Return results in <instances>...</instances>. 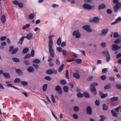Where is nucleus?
I'll list each match as a JSON object with an SVG mask.
<instances>
[{
	"instance_id": "f257e3e1",
	"label": "nucleus",
	"mask_w": 121,
	"mask_h": 121,
	"mask_svg": "<svg viewBox=\"0 0 121 121\" xmlns=\"http://www.w3.org/2000/svg\"><path fill=\"white\" fill-rule=\"evenodd\" d=\"M98 85V84L96 82H93L91 85V87L90 89L92 92L95 95L97 94V92L96 90L95 86H97Z\"/></svg>"
},
{
	"instance_id": "f03ea898",
	"label": "nucleus",
	"mask_w": 121,
	"mask_h": 121,
	"mask_svg": "<svg viewBox=\"0 0 121 121\" xmlns=\"http://www.w3.org/2000/svg\"><path fill=\"white\" fill-rule=\"evenodd\" d=\"M102 54L104 55H106V61L108 62L111 60V57L108 51H104L103 52Z\"/></svg>"
},
{
	"instance_id": "7ed1b4c3",
	"label": "nucleus",
	"mask_w": 121,
	"mask_h": 121,
	"mask_svg": "<svg viewBox=\"0 0 121 121\" xmlns=\"http://www.w3.org/2000/svg\"><path fill=\"white\" fill-rule=\"evenodd\" d=\"M48 45L49 48V52L52 58H53L55 56V52L52 48L53 45Z\"/></svg>"
},
{
	"instance_id": "20e7f679",
	"label": "nucleus",
	"mask_w": 121,
	"mask_h": 121,
	"mask_svg": "<svg viewBox=\"0 0 121 121\" xmlns=\"http://www.w3.org/2000/svg\"><path fill=\"white\" fill-rule=\"evenodd\" d=\"M83 6L84 9L88 10L91 9L94 7V5H91L87 3H84L83 5Z\"/></svg>"
},
{
	"instance_id": "39448f33",
	"label": "nucleus",
	"mask_w": 121,
	"mask_h": 121,
	"mask_svg": "<svg viewBox=\"0 0 121 121\" xmlns=\"http://www.w3.org/2000/svg\"><path fill=\"white\" fill-rule=\"evenodd\" d=\"M46 73L50 75L52 74H56L57 73V72L54 69H49L46 71Z\"/></svg>"
},
{
	"instance_id": "423d86ee",
	"label": "nucleus",
	"mask_w": 121,
	"mask_h": 121,
	"mask_svg": "<svg viewBox=\"0 0 121 121\" xmlns=\"http://www.w3.org/2000/svg\"><path fill=\"white\" fill-rule=\"evenodd\" d=\"M55 89L59 94L61 95L62 94L63 90L60 86L58 85L56 86Z\"/></svg>"
},
{
	"instance_id": "0eeeda50",
	"label": "nucleus",
	"mask_w": 121,
	"mask_h": 121,
	"mask_svg": "<svg viewBox=\"0 0 121 121\" xmlns=\"http://www.w3.org/2000/svg\"><path fill=\"white\" fill-rule=\"evenodd\" d=\"M112 49L114 51H117L121 48V47L117 44H113L112 45Z\"/></svg>"
},
{
	"instance_id": "6e6552de",
	"label": "nucleus",
	"mask_w": 121,
	"mask_h": 121,
	"mask_svg": "<svg viewBox=\"0 0 121 121\" xmlns=\"http://www.w3.org/2000/svg\"><path fill=\"white\" fill-rule=\"evenodd\" d=\"M121 8V3H119L116 4L114 7V11L117 12L120 8Z\"/></svg>"
},
{
	"instance_id": "1a4fd4ad",
	"label": "nucleus",
	"mask_w": 121,
	"mask_h": 121,
	"mask_svg": "<svg viewBox=\"0 0 121 121\" xmlns=\"http://www.w3.org/2000/svg\"><path fill=\"white\" fill-rule=\"evenodd\" d=\"M90 26L89 25H86L83 26L82 28L86 31L88 32H91L92 31V30L90 28Z\"/></svg>"
},
{
	"instance_id": "9d476101",
	"label": "nucleus",
	"mask_w": 121,
	"mask_h": 121,
	"mask_svg": "<svg viewBox=\"0 0 121 121\" xmlns=\"http://www.w3.org/2000/svg\"><path fill=\"white\" fill-rule=\"evenodd\" d=\"M99 96L101 97V98L102 99L105 98L108 95L107 93L104 94L101 91H99Z\"/></svg>"
},
{
	"instance_id": "9b49d317",
	"label": "nucleus",
	"mask_w": 121,
	"mask_h": 121,
	"mask_svg": "<svg viewBox=\"0 0 121 121\" xmlns=\"http://www.w3.org/2000/svg\"><path fill=\"white\" fill-rule=\"evenodd\" d=\"M54 36V35H50L48 37L49 39L48 45H50L51 44L53 45V42L52 38Z\"/></svg>"
},
{
	"instance_id": "f8f14e48",
	"label": "nucleus",
	"mask_w": 121,
	"mask_h": 121,
	"mask_svg": "<svg viewBox=\"0 0 121 121\" xmlns=\"http://www.w3.org/2000/svg\"><path fill=\"white\" fill-rule=\"evenodd\" d=\"M86 111L87 114L89 115H91L92 113V109L90 106H88L86 109Z\"/></svg>"
},
{
	"instance_id": "ddd939ff",
	"label": "nucleus",
	"mask_w": 121,
	"mask_h": 121,
	"mask_svg": "<svg viewBox=\"0 0 121 121\" xmlns=\"http://www.w3.org/2000/svg\"><path fill=\"white\" fill-rule=\"evenodd\" d=\"M33 36V34L31 33H30L28 34L26 36H25V38L29 40H30L32 38Z\"/></svg>"
},
{
	"instance_id": "4468645a",
	"label": "nucleus",
	"mask_w": 121,
	"mask_h": 121,
	"mask_svg": "<svg viewBox=\"0 0 121 121\" xmlns=\"http://www.w3.org/2000/svg\"><path fill=\"white\" fill-rule=\"evenodd\" d=\"M108 31V29H104L101 31V35H103L104 36L107 33Z\"/></svg>"
},
{
	"instance_id": "2eb2a0df",
	"label": "nucleus",
	"mask_w": 121,
	"mask_h": 121,
	"mask_svg": "<svg viewBox=\"0 0 121 121\" xmlns=\"http://www.w3.org/2000/svg\"><path fill=\"white\" fill-rule=\"evenodd\" d=\"M106 7V5L104 4H102L99 6L98 8L100 10L104 9Z\"/></svg>"
},
{
	"instance_id": "dca6fc26",
	"label": "nucleus",
	"mask_w": 121,
	"mask_h": 121,
	"mask_svg": "<svg viewBox=\"0 0 121 121\" xmlns=\"http://www.w3.org/2000/svg\"><path fill=\"white\" fill-rule=\"evenodd\" d=\"M121 21V17H119L118 18H117L116 20V21L113 22H112L111 23L112 25H114L116 23H117L118 22Z\"/></svg>"
},
{
	"instance_id": "f3484780",
	"label": "nucleus",
	"mask_w": 121,
	"mask_h": 121,
	"mask_svg": "<svg viewBox=\"0 0 121 121\" xmlns=\"http://www.w3.org/2000/svg\"><path fill=\"white\" fill-rule=\"evenodd\" d=\"M27 70L29 72H33L34 71V69L32 66H30L28 68Z\"/></svg>"
},
{
	"instance_id": "a211bd4d",
	"label": "nucleus",
	"mask_w": 121,
	"mask_h": 121,
	"mask_svg": "<svg viewBox=\"0 0 121 121\" xmlns=\"http://www.w3.org/2000/svg\"><path fill=\"white\" fill-rule=\"evenodd\" d=\"M1 20L3 24L5 23L6 19L4 15H2L1 17Z\"/></svg>"
},
{
	"instance_id": "6ab92c4d",
	"label": "nucleus",
	"mask_w": 121,
	"mask_h": 121,
	"mask_svg": "<svg viewBox=\"0 0 121 121\" xmlns=\"http://www.w3.org/2000/svg\"><path fill=\"white\" fill-rule=\"evenodd\" d=\"M103 109L104 111H107L108 109V108L107 106L105 103L103 105Z\"/></svg>"
},
{
	"instance_id": "aec40b11",
	"label": "nucleus",
	"mask_w": 121,
	"mask_h": 121,
	"mask_svg": "<svg viewBox=\"0 0 121 121\" xmlns=\"http://www.w3.org/2000/svg\"><path fill=\"white\" fill-rule=\"evenodd\" d=\"M41 62L40 60L38 59H35L33 60L32 61L33 63L36 64H38Z\"/></svg>"
},
{
	"instance_id": "412c9836",
	"label": "nucleus",
	"mask_w": 121,
	"mask_h": 121,
	"mask_svg": "<svg viewBox=\"0 0 121 121\" xmlns=\"http://www.w3.org/2000/svg\"><path fill=\"white\" fill-rule=\"evenodd\" d=\"M94 22L96 23H98L99 21V18L97 17H93Z\"/></svg>"
},
{
	"instance_id": "4be33fe9",
	"label": "nucleus",
	"mask_w": 121,
	"mask_h": 121,
	"mask_svg": "<svg viewBox=\"0 0 121 121\" xmlns=\"http://www.w3.org/2000/svg\"><path fill=\"white\" fill-rule=\"evenodd\" d=\"M101 119L99 121H104V120L106 119L107 117L106 116L104 115H101L100 116Z\"/></svg>"
},
{
	"instance_id": "5701e85b",
	"label": "nucleus",
	"mask_w": 121,
	"mask_h": 121,
	"mask_svg": "<svg viewBox=\"0 0 121 121\" xmlns=\"http://www.w3.org/2000/svg\"><path fill=\"white\" fill-rule=\"evenodd\" d=\"M3 74L4 77L6 78H10V75L8 73H3Z\"/></svg>"
},
{
	"instance_id": "b1692460",
	"label": "nucleus",
	"mask_w": 121,
	"mask_h": 121,
	"mask_svg": "<svg viewBox=\"0 0 121 121\" xmlns=\"http://www.w3.org/2000/svg\"><path fill=\"white\" fill-rule=\"evenodd\" d=\"M64 67V65L63 64H62L60 67L58 69V72H61L63 70Z\"/></svg>"
},
{
	"instance_id": "393cba45",
	"label": "nucleus",
	"mask_w": 121,
	"mask_h": 121,
	"mask_svg": "<svg viewBox=\"0 0 121 121\" xmlns=\"http://www.w3.org/2000/svg\"><path fill=\"white\" fill-rule=\"evenodd\" d=\"M118 98L117 97H114L111 98H110V100L112 101H116L118 100Z\"/></svg>"
},
{
	"instance_id": "a878e982",
	"label": "nucleus",
	"mask_w": 121,
	"mask_h": 121,
	"mask_svg": "<svg viewBox=\"0 0 121 121\" xmlns=\"http://www.w3.org/2000/svg\"><path fill=\"white\" fill-rule=\"evenodd\" d=\"M81 36V34L79 33L78 30H76V38H79Z\"/></svg>"
},
{
	"instance_id": "bb28decb",
	"label": "nucleus",
	"mask_w": 121,
	"mask_h": 121,
	"mask_svg": "<svg viewBox=\"0 0 121 121\" xmlns=\"http://www.w3.org/2000/svg\"><path fill=\"white\" fill-rule=\"evenodd\" d=\"M83 95L86 98H89L90 97V95L89 94L86 92H84Z\"/></svg>"
},
{
	"instance_id": "cd10ccee",
	"label": "nucleus",
	"mask_w": 121,
	"mask_h": 121,
	"mask_svg": "<svg viewBox=\"0 0 121 121\" xmlns=\"http://www.w3.org/2000/svg\"><path fill=\"white\" fill-rule=\"evenodd\" d=\"M111 113L113 116L116 117H117V114L115 111L112 110L111 111Z\"/></svg>"
},
{
	"instance_id": "c85d7f7f",
	"label": "nucleus",
	"mask_w": 121,
	"mask_h": 121,
	"mask_svg": "<svg viewBox=\"0 0 121 121\" xmlns=\"http://www.w3.org/2000/svg\"><path fill=\"white\" fill-rule=\"evenodd\" d=\"M63 89L64 91L65 92L67 93L68 91L69 88L67 86H65L63 88Z\"/></svg>"
},
{
	"instance_id": "c756f323",
	"label": "nucleus",
	"mask_w": 121,
	"mask_h": 121,
	"mask_svg": "<svg viewBox=\"0 0 121 121\" xmlns=\"http://www.w3.org/2000/svg\"><path fill=\"white\" fill-rule=\"evenodd\" d=\"M24 63L25 64L26 66L29 65L30 64V61L27 60H24Z\"/></svg>"
},
{
	"instance_id": "7c9ffc66",
	"label": "nucleus",
	"mask_w": 121,
	"mask_h": 121,
	"mask_svg": "<svg viewBox=\"0 0 121 121\" xmlns=\"http://www.w3.org/2000/svg\"><path fill=\"white\" fill-rule=\"evenodd\" d=\"M111 85L110 84H107L105 86L104 89L105 90H108L110 89L111 88Z\"/></svg>"
},
{
	"instance_id": "2f4dec72",
	"label": "nucleus",
	"mask_w": 121,
	"mask_h": 121,
	"mask_svg": "<svg viewBox=\"0 0 121 121\" xmlns=\"http://www.w3.org/2000/svg\"><path fill=\"white\" fill-rule=\"evenodd\" d=\"M19 49L18 48H15L12 52L11 54H14L17 53Z\"/></svg>"
},
{
	"instance_id": "473e14b6",
	"label": "nucleus",
	"mask_w": 121,
	"mask_h": 121,
	"mask_svg": "<svg viewBox=\"0 0 121 121\" xmlns=\"http://www.w3.org/2000/svg\"><path fill=\"white\" fill-rule=\"evenodd\" d=\"M48 86V85L47 84H44L42 87L43 90V91H45L46 90Z\"/></svg>"
},
{
	"instance_id": "72a5a7b5",
	"label": "nucleus",
	"mask_w": 121,
	"mask_h": 121,
	"mask_svg": "<svg viewBox=\"0 0 121 121\" xmlns=\"http://www.w3.org/2000/svg\"><path fill=\"white\" fill-rule=\"evenodd\" d=\"M29 50V48H25L23 50L22 53L24 54H25L28 52Z\"/></svg>"
},
{
	"instance_id": "f704fd0d",
	"label": "nucleus",
	"mask_w": 121,
	"mask_h": 121,
	"mask_svg": "<svg viewBox=\"0 0 121 121\" xmlns=\"http://www.w3.org/2000/svg\"><path fill=\"white\" fill-rule=\"evenodd\" d=\"M12 59L13 61L16 62H18L20 61V60L18 58L16 57L13 58Z\"/></svg>"
},
{
	"instance_id": "c9c22d12",
	"label": "nucleus",
	"mask_w": 121,
	"mask_h": 121,
	"mask_svg": "<svg viewBox=\"0 0 121 121\" xmlns=\"http://www.w3.org/2000/svg\"><path fill=\"white\" fill-rule=\"evenodd\" d=\"M16 70V73L19 74H20L22 73V70L21 69H17Z\"/></svg>"
},
{
	"instance_id": "e433bc0d",
	"label": "nucleus",
	"mask_w": 121,
	"mask_h": 121,
	"mask_svg": "<svg viewBox=\"0 0 121 121\" xmlns=\"http://www.w3.org/2000/svg\"><path fill=\"white\" fill-rule=\"evenodd\" d=\"M25 38V36H23L22 37L19 39V43L21 44H22V42L24 40V39Z\"/></svg>"
},
{
	"instance_id": "4c0bfd02",
	"label": "nucleus",
	"mask_w": 121,
	"mask_h": 121,
	"mask_svg": "<svg viewBox=\"0 0 121 121\" xmlns=\"http://www.w3.org/2000/svg\"><path fill=\"white\" fill-rule=\"evenodd\" d=\"M77 97L79 98H82L83 97L84 95L80 92H79L77 94Z\"/></svg>"
},
{
	"instance_id": "58836bf2",
	"label": "nucleus",
	"mask_w": 121,
	"mask_h": 121,
	"mask_svg": "<svg viewBox=\"0 0 121 121\" xmlns=\"http://www.w3.org/2000/svg\"><path fill=\"white\" fill-rule=\"evenodd\" d=\"M60 83L63 85H65L67 83V82L66 81L64 80H62L60 81Z\"/></svg>"
},
{
	"instance_id": "ea45409f",
	"label": "nucleus",
	"mask_w": 121,
	"mask_h": 121,
	"mask_svg": "<svg viewBox=\"0 0 121 121\" xmlns=\"http://www.w3.org/2000/svg\"><path fill=\"white\" fill-rule=\"evenodd\" d=\"M33 66L36 69H38L39 68V65L37 64H33Z\"/></svg>"
},
{
	"instance_id": "a19ab883",
	"label": "nucleus",
	"mask_w": 121,
	"mask_h": 121,
	"mask_svg": "<svg viewBox=\"0 0 121 121\" xmlns=\"http://www.w3.org/2000/svg\"><path fill=\"white\" fill-rule=\"evenodd\" d=\"M21 83L23 86H26L27 85L28 82L26 81H21Z\"/></svg>"
},
{
	"instance_id": "79ce46f5",
	"label": "nucleus",
	"mask_w": 121,
	"mask_h": 121,
	"mask_svg": "<svg viewBox=\"0 0 121 121\" xmlns=\"http://www.w3.org/2000/svg\"><path fill=\"white\" fill-rule=\"evenodd\" d=\"M121 41V40L119 38L117 39L114 42L115 43H119Z\"/></svg>"
},
{
	"instance_id": "37998d69",
	"label": "nucleus",
	"mask_w": 121,
	"mask_h": 121,
	"mask_svg": "<svg viewBox=\"0 0 121 121\" xmlns=\"http://www.w3.org/2000/svg\"><path fill=\"white\" fill-rule=\"evenodd\" d=\"M79 73L78 71L76 70V79H78L80 78V75L78 73Z\"/></svg>"
},
{
	"instance_id": "c03bdc74",
	"label": "nucleus",
	"mask_w": 121,
	"mask_h": 121,
	"mask_svg": "<svg viewBox=\"0 0 121 121\" xmlns=\"http://www.w3.org/2000/svg\"><path fill=\"white\" fill-rule=\"evenodd\" d=\"M82 62V60L81 59H76V63L78 64H80Z\"/></svg>"
},
{
	"instance_id": "a18cd8bd",
	"label": "nucleus",
	"mask_w": 121,
	"mask_h": 121,
	"mask_svg": "<svg viewBox=\"0 0 121 121\" xmlns=\"http://www.w3.org/2000/svg\"><path fill=\"white\" fill-rule=\"evenodd\" d=\"M61 39L60 37H59L58 39L57 40V44L58 45H60L61 43Z\"/></svg>"
},
{
	"instance_id": "49530a36",
	"label": "nucleus",
	"mask_w": 121,
	"mask_h": 121,
	"mask_svg": "<svg viewBox=\"0 0 121 121\" xmlns=\"http://www.w3.org/2000/svg\"><path fill=\"white\" fill-rule=\"evenodd\" d=\"M21 81V80L20 78H17L15 79L14 82L15 83H17Z\"/></svg>"
},
{
	"instance_id": "de8ad7c7",
	"label": "nucleus",
	"mask_w": 121,
	"mask_h": 121,
	"mask_svg": "<svg viewBox=\"0 0 121 121\" xmlns=\"http://www.w3.org/2000/svg\"><path fill=\"white\" fill-rule=\"evenodd\" d=\"M66 78L68 79L69 78V73L68 71V70H66L65 73Z\"/></svg>"
},
{
	"instance_id": "09e8293b",
	"label": "nucleus",
	"mask_w": 121,
	"mask_h": 121,
	"mask_svg": "<svg viewBox=\"0 0 121 121\" xmlns=\"http://www.w3.org/2000/svg\"><path fill=\"white\" fill-rule=\"evenodd\" d=\"M51 99L53 103H55L56 101L55 100V98L54 95L53 94L51 95Z\"/></svg>"
},
{
	"instance_id": "8fccbe9b",
	"label": "nucleus",
	"mask_w": 121,
	"mask_h": 121,
	"mask_svg": "<svg viewBox=\"0 0 121 121\" xmlns=\"http://www.w3.org/2000/svg\"><path fill=\"white\" fill-rule=\"evenodd\" d=\"M95 104L97 106H99L100 104V102L99 100H96L95 102Z\"/></svg>"
},
{
	"instance_id": "3c124183",
	"label": "nucleus",
	"mask_w": 121,
	"mask_h": 121,
	"mask_svg": "<svg viewBox=\"0 0 121 121\" xmlns=\"http://www.w3.org/2000/svg\"><path fill=\"white\" fill-rule=\"evenodd\" d=\"M35 17V15L34 14H31L29 16V18L30 19H33Z\"/></svg>"
},
{
	"instance_id": "603ef678",
	"label": "nucleus",
	"mask_w": 121,
	"mask_h": 121,
	"mask_svg": "<svg viewBox=\"0 0 121 121\" xmlns=\"http://www.w3.org/2000/svg\"><path fill=\"white\" fill-rule=\"evenodd\" d=\"M56 63L57 65L59 66L60 64V61L59 59H57L56 60Z\"/></svg>"
},
{
	"instance_id": "864d4df0",
	"label": "nucleus",
	"mask_w": 121,
	"mask_h": 121,
	"mask_svg": "<svg viewBox=\"0 0 121 121\" xmlns=\"http://www.w3.org/2000/svg\"><path fill=\"white\" fill-rule=\"evenodd\" d=\"M119 36L118 34L116 32H115L113 34V37L115 38H117Z\"/></svg>"
},
{
	"instance_id": "5fc2aeb1",
	"label": "nucleus",
	"mask_w": 121,
	"mask_h": 121,
	"mask_svg": "<svg viewBox=\"0 0 121 121\" xmlns=\"http://www.w3.org/2000/svg\"><path fill=\"white\" fill-rule=\"evenodd\" d=\"M31 57V56L30 55V54H27L24 57V59H28L30 57Z\"/></svg>"
},
{
	"instance_id": "6e6d98bb",
	"label": "nucleus",
	"mask_w": 121,
	"mask_h": 121,
	"mask_svg": "<svg viewBox=\"0 0 121 121\" xmlns=\"http://www.w3.org/2000/svg\"><path fill=\"white\" fill-rule=\"evenodd\" d=\"M56 49L59 52H61L62 51V48L60 47H59L57 48Z\"/></svg>"
},
{
	"instance_id": "4d7b16f0",
	"label": "nucleus",
	"mask_w": 121,
	"mask_h": 121,
	"mask_svg": "<svg viewBox=\"0 0 121 121\" xmlns=\"http://www.w3.org/2000/svg\"><path fill=\"white\" fill-rule=\"evenodd\" d=\"M100 78L102 80H104L106 78V76L105 75H103L101 76Z\"/></svg>"
},
{
	"instance_id": "13d9d810",
	"label": "nucleus",
	"mask_w": 121,
	"mask_h": 121,
	"mask_svg": "<svg viewBox=\"0 0 121 121\" xmlns=\"http://www.w3.org/2000/svg\"><path fill=\"white\" fill-rule=\"evenodd\" d=\"M109 79L111 81H115V78L114 77H110L109 78Z\"/></svg>"
},
{
	"instance_id": "bf43d9fd",
	"label": "nucleus",
	"mask_w": 121,
	"mask_h": 121,
	"mask_svg": "<svg viewBox=\"0 0 121 121\" xmlns=\"http://www.w3.org/2000/svg\"><path fill=\"white\" fill-rule=\"evenodd\" d=\"M75 60V59L74 58L71 59H66V61L68 62H70Z\"/></svg>"
},
{
	"instance_id": "052dcab7",
	"label": "nucleus",
	"mask_w": 121,
	"mask_h": 121,
	"mask_svg": "<svg viewBox=\"0 0 121 121\" xmlns=\"http://www.w3.org/2000/svg\"><path fill=\"white\" fill-rule=\"evenodd\" d=\"M18 5L19 7L20 8H22L23 6V4L21 2H19Z\"/></svg>"
},
{
	"instance_id": "680f3d73",
	"label": "nucleus",
	"mask_w": 121,
	"mask_h": 121,
	"mask_svg": "<svg viewBox=\"0 0 121 121\" xmlns=\"http://www.w3.org/2000/svg\"><path fill=\"white\" fill-rule=\"evenodd\" d=\"M66 45V43L65 42H63L61 43V46L62 47H64Z\"/></svg>"
},
{
	"instance_id": "e2e57ef3",
	"label": "nucleus",
	"mask_w": 121,
	"mask_h": 121,
	"mask_svg": "<svg viewBox=\"0 0 121 121\" xmlns=\"http://www.w3.org/2000/svg\"><path fill=\"white\" fill-rule=\"evenodd\" d=\"M35 53V52L34 50L33 49L32 50H31V56H32L33 57L34 56Z\"/></svg>"
},
{
	"instance_id": "0e129e2a",
	"label": "nucleus",
	"mask_w": 121,
	"mask_h": 121,
	"mask_svg": "<svg viewBox=\"0 0 121 121\" xmlns=\"http://www.w3.org/2000/svg\"><path fill=\"white\" fill-rule=\"evenodd\" d=\"M121 108V106H119V107L117 108H116L115 109V110L116 112H118L119 109Z\"/></svg>"
},
{
	"instance_id": "69168bd1",
	"label": "nucleus",
	"mask_w": 121,
	"mask_h": 121,
	"mask_svg": "<svg viewBox=\"0 0 121 121\" xmlns=\"http://www.w3.org/2000/svg\"><path fill=\"white\" fill-rule=\"evenodd\" d=\"M108 71V70L107 68H104L102 70V72L103 73H106Z\"/></svg>"
},
{
	"instance_id": "338daca9",
	"label": "nucleus",
	"mask_w": 121,
	"mask_h": 121,
	"mask_svg": "<svg viewBox=\"0 0 121 121\" xmlns=\"http://www.w3.org/2000/svg\"><path fill=\"white\" fill-rule=\"evenodd\" d=\"M7 38L6 36H2L0 38V39L2 41H4Z\"/></svg>"
},
{
	"instance_id": "774afa93",
	"label": "nucleus",
	"mask_w": 121,
	"mask_h": 121,
	"mask_svg": "<svg viewBox=\"0 0 121 121\" xmlns=\"http://www.w3.org/2000/svg\"><path fill=\"white\" fill-rule=\"evenodd\" d=\"M117 88L118 89L121 90V85L119 84H117L116 85Z\"/></svg>"
}]
</instances>
